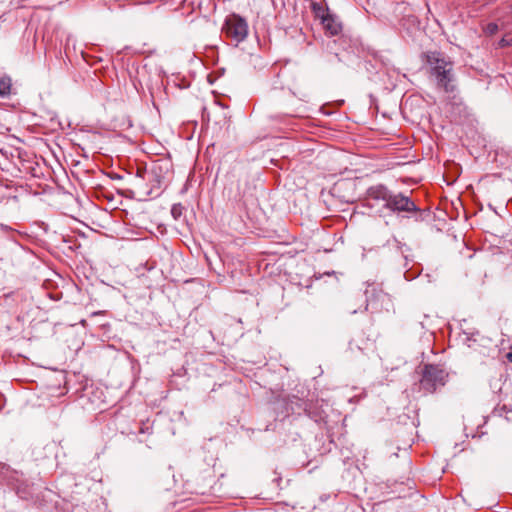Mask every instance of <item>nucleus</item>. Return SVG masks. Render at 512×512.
I'll return each instance as SVG.
<instances>
[{
  "label": "nucleus",
  "mask_w": 512,
  "mask_h": 512,
  "mask_svg": "<svg viewBox=\"0 0 512 512\" xmlns=\"http://www.w3.org/2000/svg\"><path fill=\"white\" fill-rule=\"evenodd\" d=\"M149 169L138 168L136 171V177L142 180H148Z\"/></svg>",
  "instance_id": "obj_10"
},
{
  "label": "nucleus",
  "mask_w": 512,
  "mask_h": 512,
  "mask_svg": "<svg viewBox=\"0 0 512 512\" xmlns=\"http://www.w3.org/2000/svg\"><path fill=\"white\" fill-rule=\"evenodd\" d=\"M390 195V191L382 184L372 186L367 190V199L382 201L384 202V207H386L388 200L390 199Z\"/></svg>",
  "instance_id": "obj_6"
},
{
  "label": "nucleus",
  "mask_w": 512,
  "mask_h": 512,
  "mask_svg": "<svg viewBox=\"0 0 512 512\" xmlns=\"http://www.w3.org/2000/svg\"><path fill=\"white\" fill-rule=\"evenodd\" d=\"M499 44H500V46H502V47H503V46L508 45V44H509V42H507V41L503 38V39H501V41H500V43H499Z\"/></svg>",
  "instance_id": "obj_13"
},
{
  "label": "nucleus",
  "mask_w": 512,
  "mask_h": 512,
  "mask_svg": "<svg viewBox=\"0 0 512 512\" xmlns=\"http://www.w3.org/2000/svg\"><path fill=\"white\" fill-rule=\"evenodd\" d=\"M486 33L493 35L498 31V25L496 23H489L485 28Z\"/></svg>",
  "instance_id": "obj_11"
},
{
  "label": "nucleus",
  "mask_w": 512,
  "mask_h": 512,
  "mask_svg": "<svg viewBox=\"0 0 512 512\" xmlns=\"http://www.w3.org/2000/svg\"><path fill=\"white\" fill-rule=\"evenodd\" d=\"M448 374L437 365L426 364L422 371L420 387L427 393H433L446 383Z\"/></svg>",
  "instance_id": "obj_2"
},
{
  "label": "nucleus",
  "mask_w": 512,
  "mask_h": 512,
  "mask_svg": "<svg viewBox=\"0 0 512 512\" xmlns=\"http://www.w3.org/2000/svg\"><path fill=\"white\" fill-rule=\"evenodd\" d=\"M426 64L429 78L435 82L436 87L445 93L455 91L453 63L439 52H428Z\"/></svg>",
  "instance_id": "obj_1"
},
{
  "label": "nucleus",
  "mask_w": 512,
  "mask_h": 512,
  "mask_svg": "<svg viewBox=\"0 0 512 512\" xmlns=\"http://www.w3.org/2000/svg\"><path fill=\"white\" fill-rule=\"evenodd\" d=\"M386 208L393 212H415L418 210L415 203L401 193L391 194Z\"/></svg>",
  "instance_id": "obj_5"
},
{
  "label": "nucleus",
  "mask_w": 512,
  "mask_h": 512,
  "mask_svg": "<svg viewBox=\"0 0 512 512\" xmlns=\"http://www.w3.org/2000/svg\"><path fill=\"white\" fill-rule=\"evenodd\" d=\"M170 164L164 160H158L149 168L148 182L152 189H161L169 181Z\"/></svg>",
  "instance_id": "obj_3"
},
{
  "label": "nucleus",
  "mask_w": 512,
  "mask_h": 512,
  "mask_svg": "<svg viewBox=\"0 0 512 512\" xmlns=\"http://www.w3.org/2000/svg\"><path fill=\"white\" fill-rule=\"evenodd\" d=\"M508 359L512 362V353L508 354Z\"/></svg>",
  "instance_id": "obj_14"
},
{
  "label": "nucleus",
  "mask_w": 512,
  "mask_h": 512,
  "mask_svg": "<svg viewBox=\"0 0 512 512\" xmlns=\"http://www.w3.org/2000/svg\"><path fill=\"white\" fill-rule=\"evenodd\" d=\"M11 78L8 76H4L0 78V97H6L10 94L11 91Z\"/></svg>",
  "instance_id": "obj_8"
},
{
  "label": "nucleus",
  "mask_w": 512,
  "mask_h": 512,
  "mask_svg": "<svg viewBox=\"0 0 512 512\" xmlns=\"http://www.w3.org/2000/svg\"><path fill=\"white\" fill-rule=\"evenodd\" d=\"M225 31L228 37L239 43L248 35V24L241 16L232 14L225 20Z\"/></svg>",
  "instance_id": "obj_4"
},
{
  "label": "nucleus",
  "mask_w": 512,
  "mask_h": 512,
  "mask_svg": "<svg viewBox=\"0 0 512 512\" xmlns=\"http://www.w3.org/2000/svg\"><path fill=\"white\" fill-rule=\"evenodd\" d=\"M321 23L323 24L326 32L331 36L338 35L342 29L341 24L331 14L326 16V18H323Z\"/></svg>",
  "instance_id": "obj_7"
},
{
  "label": "nucleus",
  "mask_w": 512,
  "mask_h": 512,
  "mask_svg": "<svg viewBox=\"0 0 512 512\" xmlns=\"http://www.w3.org/2000/svg\"><path fill=\"white\" fill-rule=\"evenodd\" d=\"M312 10L317 18H320L321 21L326 16L330 15L328 9L325 8L321 3L314 2L312 3Z\"/></svg>",
  "instance_id": "obj_9"
},
{
  "label": "nucleus",
  "mask_w": 512,
  "mask_h": 512,
  "mask_svg": "<svg viewBox=\"0 0 512 512\" xmlns=\"http://www.w3.org/2000/svg\"><path fill=\"white\" fill-rule=\"evenodd\" d=\"M171 213L174 216V218H177L181 214L180 205H173Z\"/></svg>",
  "instance_id": "obj_12"
}]
</instances>
